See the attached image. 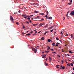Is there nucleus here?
I'll return each instance as SVG.
<instances>
[{"label": "nucleus", "instance_id": "obj_29", "mask_svg": "<svg viewBox=\"0 0 74 74\" xmlns=\"http://www.w3.org/2000/svg\"><path fill=\"white\" fill-rule=\"evenodd\" d=\"M52 53H56V52L54 51H53Z\"/></svg>", "mask_w": 74, "mask_h": 74}, {"label": "nucleus", "instance_id": "obj_22", "mask_svg": "<svg viewBox=\"0 0 74 74\" xmlns=\"http://www.w3.org/2000/svg\"><path fill=\"white\" fill-rule=\"evenodd\" d=\"M26 23H28V25H29V22H28V21H27L26 22Z\"/></svg>", "mask_w": 74, "mask_h": 74}, {"label": "nucleus", "instance_id": "obj_57", "mask_svg": "<svg viewBox=\"0 0 74 74\" xmlns=\"http://www.w3.org/2000/svg\"><path fill=\"white\" fill-rule=\"evenodd\" d=\"M63 63H64L63 61H62V64H63Z\"/></svg>", "mask_w": 74, "mask_h": 74}, {"label": "nucleus", "instance_id": "obj_8", "mask_svg": "<svg viewBox=\"0 0 74 74\" xmlns=\"http://www.w3.org/2000/svg\"><path fill=\"white\" fill-rule=\"evenodd\" d=\"M45 66H48V64L46 63V62H45Z\"/></svg>", "mask_w": 74, "mask_h": 74}, {"label": "nucleus", "instance_id": "obj_11", "mask_svg": "<svg viewBox=\"0 0 74 74\" xmlns=\"http://www.w3.org/2000/svg\"><path fill=\"white\" fill-rule=\"evenodd\" d=\"M49 60H52V58L51 57V56L49 57Z\"/></svg>", "mask_w": 74, "mask_h": 74}, {"label": "nucleus", "instance_id": "obj_10", "mask_svg": "<svg viewBox=\"0 0 74 74\" xmlns=\"http://www.w3.org/2000/svg\"><path fill=\"white\" fill-rule=\"evenodd\" d=\"M39 15H44V13H40L39 14Z\"/></svg>", "mask_w": 74, "mask_h": 74}, {"label": "nucleus", "instance_id": "obj_49", "mask_svg": "<svg viewBox=\"0 0 74 74\" xmlns=\"http://www.w3.org/2000/svg\"><path fill=\"white\" fill-rule=\"evenodd\" d=\"M57 56H58V57H60V55H58Z\"/></svg>", "mask_w": 74, "mask_h": 74}, {"label": "nucleus", "instance_id": "obj_61", "mask_svg": "<svg viewBox=\"0 0 74 74\" xmlns=\"http://www.w3.org/2000/svg\"><path fill=\"white\" fill-rule=\"evenodd\" d=\"M65 47H68V46L67 45H65Z\"/></svg>", "mask_w": 74, "mask_h": 74}, {"label": "nucleus", "instance_id": "obj_55", "mask_svg": "<svg viewBox=\"0 0 74 74\" xmlns=\"http://www.w3.org/2000/svg\"><path fill=\"white\" fill-rule=\"evenodd\" d=\"M67 55H68V56H70V55H69V54H68Z\"/></svg>", "mask_w": 74, "mask_h": 74}, {"label": "nucleus", "instance_id": "obj_58", "mask_svg": "<svg viewBox=\"0 0 74 74\" xmlns=\"http://www.w3.org/2000/svg\"><path fill=\"white\" fill-rule=\"evenodd\" d=\"M24 9H26V7H24Z\"/></svg>", "mask_w": 74, "mask_h": 74}, {"label": "nucleus", "instance_id": "obj_13", "mask_svg": "<svg viewBox=\"0 0 74 74\" xmlns=\"http://www.w3.org/2000/svg\"><path fill=\"white\" fill-rule=\"evenodd\" d=\"M64 69H65V66H63L62 67V69H63V70H64Z\"/></svg>", "mask_w": 74, "mask_h": 74}, {"label": "nucleus", "instance_id": "obj_27", "mask_svg": "<svg viewBox=\"0 0 74 74\" xmlns=\"http://www.w3.org/2000/svg\"><path fill=\"white\" fill-rule=\"evenodd\" d=\"M53 30L52 29L50 31V32H53Z\"/></svg>", "mask_w": 74, "mask_h": 74}, {"label": "nucleus", "instance_id": "obj_23", "mask_svg": "<svg viewBox=\"0 0 74 74\" xmlns=\"http://www.w3.org/2000/svg\"><path fill=\"white\" fill-rule=\"evenodd\" d=\"M56 39L57 41H58V40H59V38H56Z\"/></svg>", "mask_w": 74, "mask_h": 74}, {"label": "nucleus", "instance_id": "obj_1", "mask_svg": "<svg viewBox=\"0 0 74 74\" xmlns=\"http://www.w3.org/2000/svg\"><path fill=\"white\" fill-rule=\"evenodd\" d=\"M10 19L12 23H14V18H13V17H12V16H10Z\"/></svg>", "mask_w": 74, "mask_h": 74}, {"label": "nucleus", "instance_id": "obj_52", "mask_svg": "<svg viewBox=\"0 0 74 74\" xmlns=\"http://www.w3.org/2000/svg\"><path fill=\"white\" fill-rule=\"evenodd\" d=\"M25 27V26H23V29H24Z\"/></svg>", "mask_w": 74, "mask_h": 74}, {"label": "nucleus", "instance_id": "obj_14", "mask_svg": "<svg viewBox=\"0 0 74 74\" xmlns=\"http://www.w3.org/2000/svg\"><path fill=\"white\" fill-rule=\"evenodd\" d=\"M39 17H40V16H37V17H36L35 18H36V19H37V18H39Z\"/></svg>", "mask_w": 74, "mask_h": 74}, {"label": "nucleus", "instance_id": "obj_46", "mask_svg": "<svg viewBox=\"0 0 74 74\" xmlns=\"http://www.w3.org/2000/svg\"><path fill=\"white\" fill-rule=\"evenodd\" d=\"M41 32V31H40L39 32H38V33H40Z\"/></svg>", "mask_w": 74, "mask_h": 74}, {"label": "nucleus", "instance_id": "obj_45", "mask_svg": "<svg viewBox=\"0 0 74 74\" xmlns=\"http://www.w3.org/2000/svg\"><path fill=\"white\" fill-rule=\"evenodd\" d=\"M34 19V18H31L32 20H33Z\"/></svg>", "mask_w": 74, "mask_h": 74}, {"label": "nucleus", "instance_id": "obj_7", "mask_svg": "<svg viewBox=\"0 0 74 74\" xmlns=\"http://www.w3.org/2000/svg\"><path fill=\"white\" fill-rule=\"evenodd\" d=\"M44 39H45V38L44 37H42V38H41V40H44Z\"/></svg>", "mask_w": 74, "mask_h": 74}, {"label": "nucleus", "instance_id": "obj_6", "mask_svg": "<svg viewBox=\"0 0 74 74\" xmlns=\"http://www.w3.org/2000/svg\"><path fill=\"white\" fill-rule=\"evenodd\" d=\"M48 42H51V41H52V40H51L49 39L48 40Z\"/></svg>", "mask_w": 74, "mask_h": 74}, {"label": "nucleus", "instance_id": "obj_31", "mask_svg": "<svg viewBox=\"0 0 74 74\" xmlns=\"http://www.w3.org/2000/svg\"><path fill=\"white\" fill-rule=\"evenodd\" d=\"M41 20L42 21H44V18H41Z\"/></svg>", "mask_w": 74, "mask_h": 74}, {"label": "nucleus", "instance_id": "obj_39", "mask_svg": "<svg viewBox=\"0 0 74 74\" xmlns=\"http://www.w3.org/2000/svg\"><path fill=\"white\" fill-rule=\"evenodd\" d=\"M46 34H47V33L46 32L44 34V36H45V35Z\"/></svg>", "mask_w": 74, "mask_h": 74}, {"label": "nucleus", "instance_id": "obj_64", "mask_svg": "<svg viewBox=\"0 0 74 74\" xmlns=\"http://www.w3.org/2000/svg\"><path fill=\"white\" fill-rule=\"evenodd\" d=\"M72 74H74V73L73 72V73H72Z\"/></svg>", "mask_w": 74, "mask_h": 74}, {"label": "nucleus", "instance_id": "obj_34", "mask_svg": "<svg viewBox=\"0 0 74 74\" xmlns=\"http://www.w3.org/2000/svg\"><path fill=\"white\" fill-rule=\"evenodd\" d=\"M65 36H68V34H66L65 35Z\"/></svg>", "mask_w": 74, "mask_h": 74}, {"label": "nucleus", "instance_id": "obj_18", "mask_svg": "<svg viewBox=\"0 0 74 74\" xmlns=\"http://www.w3.org/2000/svg\"><path fill=\"white\" fill-rule=\"evenodd\" d=\"M34 12L35 13H38V12H37V11H35V12Z\"/></svg>", "mask_w": 74, "mask_h": 74}, {"label": "nucleus", "instance_id": "obj_42", "mask_svg": "<svg viewBox=\"0 0 74 74\" xmlns=\"http://www.w3.org/2000/svg\"><path fill=\"white\" fill-rule=\"evenodd\" d=\"M36 5L38 6V5H39V4H38V3H36Z\"/></svg>", "mask_w": 74, "mask_h": 74}, {"label": "nucleus", "instance_id": "obj_44", "mask_svg": "<svg viewBox=\"0 0 74 74\" xmlns=\"http://www.w3.org/2000/svg\"><path fill=\"white\" fill-rule=\"evenodd\" d=\"M34 35H36V34H32V36H34Z\"/></svg>", "mask_w": 74, "mask_h": 74}, {"label": "nucleus", "instance_id": "obj_32", "mask_svg": "<svg viewBox=\"0 0 74 74\" xmlns=\"http://www.w3.org/2000/svg\"><path fill=\"white\" fill-rule=\"evenodd\" d=\"M27 19H28L29 20H30V18H27Z\"/></svg>", "mask_w": 74, "mask_h": 74}, {"label": "nucleus", "instance_id": "obj_17", "mask_svg": "<svg viewBox=\"0 0 74 74\" xmlns=\"http://www.w3.org/2000/svg\"><path fill=\"white\" fill-rule=\"evenodd\" d=\"M50 51H45V52L46 53H48V52H49Z\"/></svg>", "mask_w": 74, "mask_h": 74}, {"label": "nucleus", "instance_id": "obj_2", "mask_svg": "<svg viewBox=\"0 0 74 74\" xmlns=\"http://www.w3.org/2000/svg\"><path fill=\"white\" fill-rule=\"evenodd\" d=\"M32 49L34 52L35 53H36V52H37V49H35L34 48H32Z\"/></svg>", "mask_w": 74, "mask_h": 74}, {"label": "nucleus", "instance_id": "obj_37", "mask_svg": "<svg viewBox=\"0 0 74 74\" xmlns=\"http://www.w3.org/2000/svg\"><path fill=\"white\" fill-rule=\"evenodd\" d=\"M48 19H51V17H49L48 18Z\"/></svg>", "mask_w": 74, "mask_h": 74}, {"label": "nucleus", "instance_id": "obj_24", "mask_svg": "<svg viewBox=\"0 0 74 74\" xmlns=\"http://www.w3.org/2000/svg\"><path fill=\"white\" fill-rule=\"evenodd\" d=\"M71 37H72V38L73 37V34H71Z\"/></svg>", "mask_w": 74, "mask_h": 74}, {"label": "nucleus", "instance_id": "obj_41", "mask_svg": "<svg viewBox=\"0 0 74 74\" xmlns=\"http://www.w3.org/2000/svg\"><path fill=\"white\" fill-rule=\"evenodd\" d=\"M51 51H53V49H51Z\"/></svg>", "mask_w": 74, "mask_h": 74}, {"label": "nucleus", "instance_id": "obj_4", "mask_svg": "<svg viewBox=\"0 0 74 74\" xmlns=\"http://www.w3.org/2000/svg\"><path fill=\"white\" fill-rule=\"evenodd\" d=\"M42 25H44V23H40V24L39 26L40 27H41L42 26Z\"/></svg>", "mask_w": 74, "mask_h": 74}, {"label": "nucleus", "instance_id": "obj_30", "mask_svg": "<svg viewBox=\"0 0 74 74\" xmlns=\"http://www.w3.org/2000/svg\"><path fill=\"white\" fill-rule=\"evenodd\" d=\"M69 53H72V52H71V51H69Z\"/></svg>", "mask_w": 74, "mask_h": 74}, {"label": "nucleus", "instance_id": "obj_60", "mask_svg": "<svg viewBox=\"0 0 74 74\" xmlns=\"http://www.w3.org/2000/svg\"><path fill=\"white\" fill-rule=\"evenodd\" d=\"M45 17H48V16H47V15H46L45 16Z\"/></svg>", "mask_w": 74, "mask_h": 74}, {"label": "nucleus", "instance_id": "obj_53", "mask_svg": "<svg viewBox=\"0 0 74 74\" xmlns=\"http://www.w3.org/2000/svg\"><path fill=\"white\" fill-rule=\"evenodd\" d=\"M18 12H19V13H21V10H19L18 11Z\"/></svg>", "mask_w": 74, "mask_h": 74}, {"label": "nucleus", "instance_id": "obj_15", "mask_svg": "<svg viewBox=\"0 0 74 74\" xmlns=\"http://www.w3.org/2000/svg\"><path fill=\"white\" fill-rule=\"evenodd\" d=\"M47 12V15H48V14H49V13H48V11H47V12Z\"/></svg>", "mask_w": 74, "mask_h": 74}, {"label": "nucleus", "instance_id": "obj_16", "mask_svg": "<svg viewBox=\"0 0 74 74\" xmlns=\"http://www.w3.org/2000/svg\"><path fill=\"white\" fill-rule=\"evenodd\" d=\"M47 47H48V48H47V50H49V49H50V47H48V46Z\"/></svg>", "mask_w": 74, "mask_h": 74}, {"label": "nucleus", "instance_id": "obj_19", "mask_svg": "<svg viewBox=\"0 0 74 74\" xmlns=\"http://www.w3.org/2000/svg\"><path fill=\"white\" fill-rule=\"evenodd\" d=\"M68 13H67L66 14V16H67V18H68L69 17L68 16Z\"/></svg>", "mask_w": 74, "mask_h": 74}, {"label": "nucleus", "instance_id": "obj_21", "mask_svg": "<svg viewBox=\"0 0 74 74\" xmlns=\"http://www.w3.org/2000/svg\"><path fill=\"white\" fill-rule=\"evenodd\" d=\"M56 45H59V44H60V43H59L57 42L56 43Z\"/></svg>", "mask_w": 74, "mask_h": 74}, {"label": "nucleus", "instance_id": "obj_9", "mask_svg": "<svg viewBox=\"0 0 74 74\" xmlns=\"http://www.w3.org/2000/svg\"><path fill=\"white\" fill-rule=\"evenodd\" d=\"M52 45L53 46L55 47V43H52Z\"/></svg>", "mask_w": 74, "mask_h": 74}, {"label": "nucleus", "instance_id": "obj_3", "mask_svg": "<svg viewBox=\"0 0 74 74\" xmlns=\"http://www.w3.org/2000/svg\"><path fill=\"white\" fill-rule=\"evenodd\" d=\"M46 56H47V54H43L42 55V58H46Z\"/></svg>", "mask_w": 74, "mask_h": 74}, {"label": "nucleus", "instance_id": "obj_5", "mask_svg": "<svg viewBox=\"0 0 74 74\" xmlns=\"http://www.w3.org/2000/svg\"><path fill=\"white\" fill-rule=\"evenodd\" d=\"M25 16H26V17H27V18L28 17V18H30V16H27L26 15H25Z\"/></svg>", "mask_w": 74, "mask_h": 74}, {"label": "nucleus", "instance_id": "obj_47", "mask_svg": "<svg viewBox=\"0 0 74 74\" xmlns=\"http://www.w3.org/2000/svg\"><path fill=\"white\" fill-rule=\"evenodd\" d=\"M34 4H35V3H33V4H32L31 5H34Z\"/></svg>", "mask_w": 74, "mask_h": 74}, {"label": "nucleus", "instance_id": "obj_48", "mask_svg": "<svg viewBox=\"0 0 74 74\" xmlns=\"http://www.w3.org/2000/svg\"><path fill=\"white\" fill-rule=\"evenodd\" d=\"M56 45V47H58L59 46H58V45Z\"/></svg>", "mask_w": 74, "mask_h": 74}, {"label": "nucleus", "instance_id": "obj_54", "mask_svg": "<svg viewBox=\"0 0 74 74\" xmlns=\"http://www.w3.org/2000/svg\"><path fill=\"white\" fill-rule=\"evenodd\" d=\"M38 25V23H37V24H35V25Z\"/></svg>", "mask_w": 74, "mask_h": 74}, {"label": "nucleus", "instance_id": "obj_20", "mask_svg": "<svg viewBox=\"0 0 74 74\" xmlns=\"http://www.w3.org/2000/svg\"><path fill=\"white\" fill-rule=\"evenodd\" d=\"M29 35H30V33H29L28 34H26V36H29Z\"/></svg>", "mask_w": 74, "mask_h": 74}, {"label": "nucleus", "instance_id": "obj_51", "mask_svg": "<svg viewBox=\"0 0 74 74\" xmlns=\"http://www.w3.org/2000/svg\"><path fill=\"white\" fill-rule=\"evenodd\" d=\"M62 52H64V50H63V49H62Z\"/></svg>", "mask_w": 74, "mask_h": 74}, {"label": "nucleus", "instance_id": "obj_56", "mask_svg": "<svg viewBox=\"0 0 74 74\" xmlns=\"http://www.w3.org/2000/svg\"><path fill=\"white\" fill-rule=\"evenodd\" d=\"M71 3H68V4H69V5H70V4H71Z\"/></svg>", "mask_w": 74, "mask_h": 74}, {"label": "nucleus", "instance_id": "obj_43", "mask_svg": "<svg viewBox=\"0 0 74 74\" xmlns=\"http://www.w3.org/2000/svg\"><path fill=\"white\" fill-rule=\"evenodd\" d=\"M60 66V65H56V67H58V66Z\"/></svg>", "mask_w": 74, "mask_h": 74}, {"label": "nucleus", "instance_id": "obj_36", "mask_svg": "<svg viewBox=\"0 0 74 74\" xmlns=\"http://www.w3.org/2000/svg\"><path fill=\"white\" fill-rule=\"evenodd\" d=\"M52 27H53V26L50 27L49 29H51V28H52Z\"/></svg>", "mask_w": 74, "mask_h": 74}, {"label": "nucleus", "instance_id": "obj_40", "mask_svg": "<svg viewBox=\"0 0 74 74\" xmlns=\"http://www.w3.org/2000/svg\"><path fill=\"white\" fill-rule=\"evenodd\" d=\"M16 24H17V25H19V23H18V22H17L16 23Z\"/></svg>", "mask_w": 74, "mask_h": 74}, {"label": "nucleus", "instance_id": "obj_28", "mask_svg": "<svg viewBox=\"0 0 74 74\" xmlns=\"http://www.w3.org/2000/svg\"><path fill=\"white\" fill-rule=\"evenodd\" d=\"M33 25L34 26H36V24H33Z\"/></svg>", "mask_w": 74, "mask_h": 74}, {"label": "nucleus", "instance_id": "obj_12", "mask_svg": "<svg viewBox=\"0 0 74 74\" xmlns=\"http://www.w3.org/2000/svg\"><path fill=\"white\" fill-rule=\"evenodd\" d=\"M45 27H48V24H46L45 26H44Z\"/></svg>", "mask_w": 74, "mask_h": 74}, {"label": "nucleus", "instance_id": "obj_63", "mask_svg": "<svg viewBox=\"0 0 74 74\" xmlns=\"http://www.w3.org/2000/svg\"><path fill=\"white\" fill-rule=\"evenodd\" d=\"M73 70H74V67L73 68Z\"/></svg>", "mask_w": 74, "mask_h": 74}, {"label": "nucleus", "instance_id": "obj_26", "mask_svg": "<svg viewBox=\"0 0 74 74\" xmlns=\"http://www.w3.org/2000/svg\"><path fill=\"white\" fill-rule=\"evenodd\" d=\"M62 65L60 66V69H62Z\"/></svg>", "mask_w": 74, "mask_h": 74}, {"label": "nucleus", "instance_id": "obj_38", "mask_svg": "<svg viewBox=\"0 0 74 74\" xmlns=\"http://www.w3.org/2000/svg\"><path fill=\"white\" fill-rule=\"evenodd\" d=\"M71 66H73V64L71 63Z\"/></svg>", "mask_w": 74, "mask_h": 74}, {"label": "nucleus", "instance_id": "obj_59", "mask_svg": "<svg viewBox=\"0 0 74 74\" xmlns=\"http://www.w3.org/2000/svg\"><path fill=\"white\" fill-rule=\"evenodd\" d=\"M34 31H35V32H36V29H34Z\"/></svg>", "mask_w": 74, "mask_h": 74}, {"label": "nucleus", "instance_id": "obj_62", "mask_svg": "<svg viewBox=\"0 0 74 74\" xmlns=\"http://www.w3.org/2000/svg\"><path fill=\"white\" fill-rule=\"evenodd\" d=\"M57 67V68H58V69H59V67H58V66H56Z\"/></svg>", "mask_w": 74, "mask_h": 74}, {"label": "nucleus", "instance_id": "obj_33", "mask_svg": "<svg viewBox=\"0 0 74 74\" xmlns=\"http://www.w3.org/2000/svg\"><path fill=\"white\" fill-rule=\"evenodd\" d=\"M25 15H26L23 14L22 15V16H25Z\"/></svg>", "mask_w": 74, "mask_h": 74}, {"label": "nucleus", "instance_id": "obj_25", "mask_svg": "<svg viewBox=\"0 0 74 74\" xmlns=\"http://www.w3.org/2000/svg\"><path fill=\"white\" fill-rule=\"evenodd\" d=\"M30 33H34V32H33V31H32L31 32H30Z\"/></svg>", "mask_w": 74, "mask_h": 74}, {"label": "nucleus", "instance_id": "obj_50", "mask_svg": "<svg viewBox=\"0 0 74 74\" xmlns=\"http://www.w3.org/2000/svg\"><path fill=\"white\" fill-rule=\"evenodd\" d=\"M37 31H36V32H35V34H37Z\"/></svg>", "mask_w": 74, "mask_h": 74}, {"label": "nucleus", "instance_id": "obj_35", "mask_svg": "<svg viewBox=\"0 0 74 74\" xmlns=\"http://www.w3.org/2000/svg\"><path fill=\"white\" fill-rule=\"evenodd\" d=\"M67 64V66H70V64Z\"/></svg>", "mask_w": 74, "mask_h": 74}]
</instances>
